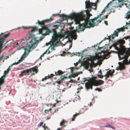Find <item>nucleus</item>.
Here are the masks:
<instances>
[{"label":"nucleus","instance_id":"obj_1","mask_svg":"<svg viewBox=\"0 0 130 130\" xmlns=\"http://www.w3.org/2000/svg\"><path fill=\"white\" fill-rule=\"evenodd\" d=\"M86 7L88 9L86 11H82L80 13L76 14L73 13L69 16H67L64 14L60 15V17L63 18L65 20H67L69 18L73 19L76 22L78 21L79 22L80 21L84 20L85 22L81 24H80L78 26V30L80 31H83L86 28L90 27L88 25L87 20L89 19L91 16L92 15L89 13L91 10V8L96 9L97 7L96 3H91L89 0L85 2Z\"/></svg>","mask_w":130,"mask_h":130},{"label":"nucleus","instance_id":"obj_2","mask_svg":"<svg viewBox=\"0 0 130 130\" xmlns=\"http://www.w3.org/2000/svg\"><path fill=\"white\" fill-rule=\"evenodd\" d=\"M38 43V41L34 39H31L29 42V44H27L26 47L24 48V53L21 56V59L17 62V64H18L23 60L31 52L36 48Z\"/></svg>","mask_w":130,"mask_h":130},{"label":"nucleus","instance_id":"obj_3","mask_svg":"<svg viewBox=\"0 0 130 130\" xmlns=\"http://www.w3.org/2000/svg\"><path fill=\"white\" fill-rule=\"evenodd\" d=\"M96 78L97 77H92L89 79L88 82L85 83V87L87 89L90 88L92 89L93 85L98 86L104 83V82L103 80L100 79L97 80L96 79Z\"/></svg>","mask_w":130,"mask_h":130},{"label":"nucleus","instance_id":"obj_4","mask_svg":"<svg viewBox=\"0 0 130 130\" xmlns=\"http://www.w3.org/2000/svg\"><path fill=\"white\" fill-rule=\"evenodd\" d=\"M100 58V57L99 55L92 56H90L87 58L86 60H85L82 63V65L86 68H88L89 66L95 67V63L94 61L96 59L99 60Z\"/></svg>","mask_w":130,"mask_h":130},{"label":"nucleus","instance_id":"obj_5","mask_svg":"<svg viewBox=\"0 0 130 130\" xmlns=\"http://www.w3.org/2000/svg\"><path fill=\"white\" fill-rule=\"evenodd\" d=\"M53 32H54V34L52 36V38L51 41L52 43L51 46V49L52 51H54L55 49L54 48L55 46H58V44L60 42V39L62 38V36L60 34L57 35L56 33L55 30H53Z\"/></svg>","mask_w":130,"mask_h":130},{"label":"nucleus","instance_id":"obj_6","mask_svg":"<svg viewBox=\"0 0 130 130\" xmlns=\"http://www.w3.org/2000/svg\"><path fill=\"white\" fill-rule=\"evenodd\" d=\"M120 48L116 46L115 48L118 51V56L120 60L125 58L126 59L128 56L129 49L124 48L120 47Z\"/></svg>","mask_w":130,"mask_h":130},{"label":"nucleus","instance_id":"obj_7","mask_svg":"<svg viewBox=\"0 0 130 130\" xmlns=\"http://www.w3.org/2000/svg\"><path fill=\"white\" fill-rule=\"evenodd\" d=\"M37 67H33L32 68H29V69H27L24 70L21 72L20 76H23L24 75H29L30 74L31 75H34L35 73H36L38 72Z\"/></svg>","mask_w":130,"mask_h":130},{"label":"nucleus","instance_id":"obj_8","mask_svg":"<svg viewBox=\"0 0 130 130\" xmlns=\"http://www.w3.org/2000/svg\"><path fill=\"white\" fill-rule=\"evenodd\" d=\"M102 14L101 13L99 15L98 17L96 18L95 17L94 19H91L92 23L89 20V19L87 20V22H88V25L90 27H93L94 26L98 24L101 22L102 20V19H101L99 20H97V19L99 18L100 16Z\"/></svg>","mask_w":130,"mask_h":130},{"label":"nucleus","instance_id":"obj_9","mask_svg":"<svg viewBox=\"0 0 130 130\" xmlns=\"http://www.w3.org/2000/svg\"><path fill=\"white\" fill-rule=\"evenodd\" d=\"M37 23H38L39 25H41V27H42V28L39 29V34H42V31L43 30H47L48 29V27L45 25V23L44 21L40 22L39 20H38Z\"/></svg>","mask_w":130,"mask_h":130},{"label":"nucleus","instance_id":"obj_10","mask_svg":"<svg viewBox=\"0 0 130 130\" xmlns=\"http://www.w3.org/2000/svg\"><path fill=\"white\" fill-rule=\"evenodd\" d=\"M10 35L9 33L4 35V36L0 39V46H3V41L7 37Z\"/></svg>","mask_w":130,"mask_h":130},{"label":"nucleus","instance_id":"obj_11","mask_svg":"<svg viewBox=\"0 0 130 130\" xmlns=\"http://www.w3.org/2000/svg\"><path fill=\"white\" fill-rule=\"evenodd\" d=\"M67 77H65L64 76L62 75L60 78V79H58L56 81V82L58 84H60L63 82L65 78H67Z\"/></svg>","mask_w":130,"mask_h":130},{"label":"nucleus","instance_id":"obj_12","mask_svg":"<svg viewBox=\"0 0 130 130\" xmlns=\"http://www.w3.org/2000/svg\"><path fill=\"white\" fill-rule=\"evenodd\" d=\"M53 29L55 30L56 33L57 34V35H59L60 34L61 36H62V34H61L60 33H57L56 30V29H52L51 30H50L49 29H48L47 30H46V31L45 32L46 34L47 35H48L50 32L53 33V35L54 34V32H53Z\"/></svg>","mask_w":130,"mask_h":130},{"label":"nucleus","instance_id":"obj_13","mask_svg":"<svg viewBox=\"0 0 130 130\" xmlns=\"http://www.w3.org/2000/svg\"><path fill=\"white\" fill-rule=\"evenodd\" d=\"M36 27H34L32 28L31 31L29 32V33L31 37L32 38L35 37V35L33 34V32L36 30Z\"/></svg>","mask_w":130,"mask_h":130},{"label":"nucleus","instance_id":"obj_14","mask_svg":"<svg viewBox=\"0 0 130 130\" xmlns=\"http://www.w3.org/2000/svg\"><path fill=\"white\" fill-rule=\"evenodd\" d=\"M118 64L120 65L119 66H120V70H122L125 69V66L124 64L121 63V62H118Z\"/></svg>","mask_w":130,"mask_h":130},{"label":"nucleus","instance_id":"obj_15","mask_svg":"<svg viewBox=\"0 0 130 130\" xmlns=\"http://www.w3.org/2000/svg\"><path fill=\"white\" fill-rule=\"evenodd\" d=\"M129 51L128 52V55H128V57H127V58L126 59H125V58L123 59H125V60H123V63L124 64H128L129 63H130V59H129V62L128 61V60L127 59V58H128V57L130 56V54H129Z\"/></svg>","mask_w":130,"mask_h":130},{"label":"nucleus","instance_id":"obj_16","mask_svg":"<svg viewBox=\"0 0 130 130\" xmlns=\"http://www.w3.org/2000/svg\"><path fill=\"white\" fill-rule=\"evenodd\" d=\"M54 75L53 74H51L50 75L48 74V76H45L44 78H42V81H43L44 80H46L48 79L51 78Z\"/></svg>","mask_w":130,"mask_h":130},{"label":"nucleus","instance_id":"obj_17","mask_svg":"<svg viewBox=\"0 0 130 130\" xmlns=\"http://www.w3.org/2000/svg\"><path fill=\"white\" fill-rule=\"evenodd\" d=\"M127 28L125 27H121L119 29H117L116 30L117 31V32H118H118H120L121 31H124V29H127Z\"/></svg>","mask_w":130,"mask_h":130},{"label":"nucleus","instance_id":"obj_18","mask_svg":"<svg viewBox=\"0 0 130 130\" xmlns=\"http://www.w3.org/2000/svg\"><path fill=\"white\" fill-rule=\"evenodd\" d=\"M118 43L120 44L119 46L120 47L122 45L125 43V40L123 39H120L118 41Z\"/></svg>","mask_w":130,"mask_h":130},{"label":"nucleus","instance_id":"obj_19","mask_svg":"<svg viewBox=\"0 0 130 130\" xmlns=\"http://www.w3.org/2000/svg\"><path fill=\"white\" fill-rule=\"evenodd\" d=\"M4 76H3L0 79V90L1 89V86L4 82Z\"/></svg>","mask_w":130,"mask_h":130},{"label":"nucleus","instance_id":"obj_20","mask_svg":"<svg viewBox=\"0 0 130 130\" xmlns=\"http://www.w3.org/2000/svg\"><path fill=\"white\" fill-rule=\"evenodd\" d=\"M72 32L73 34L72 36L74 40H76L77 39V37L76 31L74 30L72 31Z\"/></svg>","mask_w":130,"mask_h":130},{"label":"nucleus","instance_id":"obj_21","mask_svg":"<svg viewBox=\"0 0 130 130\" xmlns=\"http://www.w3.org/2000/svg\"><path fill=\"white\" fill-rule=\"evenodd\" d=\"M118 33L117 31L115 30L113 32V34L111 36L112 38L113 39L115 37H117L118 36Z\"/></svg>","mask_w":130,"mask_h":130},{"label":"nucleus","instance_id":"obj_22","mask_svg":"<svg viewBox=\"0 0 130 130\" xmlns=\"http://www.w3.org/2000/svg\"><path fill=\"white\" fill-rule=\"evenodd\" d=\"M118 6L119 7H121L124 4V0H118Z\"/></svg>","mask_w":130,"mask_h":130},{"label":"nucleus","instance_id":"obj_23","mask_svg":"<svg viewBox=\"0 0 130 130\" xmlns=\"http://www.w3.org/2000/svg\"><path fill=\"white\" fill-rule=\"evenodd\" d=\"M66 122V120H62V121L60 122V126H63L62 127H65L66 125H65V124Z\"/></svg>","mask_w":130,"mask_h":130},{"label":"nucleus","instance_id":"obj_24","mask_svg":"<svg viewBox=\"0 0 130 130\" xmlns=\"http://www.w3.org/2000/svg\"><path fill=\"white\" fill-rule=\"evenodd\" d=\"M64 73V72H63L59 70L57 71V72H55V75H60L61 74H63Z\"/></svg>","mask_w":130,"mask_h":130},{"label":"nucleus","instance_id":"obj_25","mask_svg":"<svg viewBox=\"0 0 130 130\" xmlns=\"http://www.w3.org/2000/svg\"><path fill=\"white\" fill-rule=\"evenodd\" d=\"M112 70H109L108 71H107L106 72V74L108 75L109 76L111 77H112L113 76L112 73Z\"/></svg>","mask_w":130,"mask_h":130},{"label":"nucleus","instance_id":"obj_26","mask_svg":"<svg viewBox=\"0 0 130 130\" xmlns=\"http://www.w3.org/2000/svg\"><path fill=\"white\" fill-rule=\"evenodd\" d=\"M53 20V19L52 18H50V19H47L45 20H43L42 21H44V23L45 22H46L47 23L50 22L52 21Z\"/></svg>","mask_w":130,"mask_h":130},{"label":"nucleus","instance_id":"obj_27","mask_svg":"<svg viewBox=\"0 0 130 130\" xmlns=\"http://www.w3.org/2000/svg\"><path fill=\"white\" fill-rule=\"evenodd\" d=\"M78 74L77 73H75L72 74L70 75V77H75L77 76Z\"/></svg>","mask_w":130,"mask_h":130},{"label":"nucleus","instance_id":"obj_28","mask_svg":"<svg viewBox=\"0 0 130 130\" xmlns=\"http://www.w3.org/2000/svg\"><path fill=\"white\" fill-rule=\"evenodd\" d=\"M103 127H110L114 129H115V127H112L109 124H108L107 125L103 126Z\"/></svg>","mask_w":130,"mask_h":130},{"label":"nucleus","instance_id":"obj_29","mask_svg":"<svg viewBox=\"0 0 130 130\" xmlns=\"http://www.w3.org/2000/svg\"><path fill=\"white\" fill-rule=\"evenodd\" d=\"M127 7L129 8L130 7V3L129 2H127V3L125 4Z\"/></svg>","mask_w":130,"mask_h":130},{"label":"nucleus","instance_id":"obj_30","mask_svg":"<svg viewBox=\"0 0 130 130\" xmlns=\"http://www.w3.org/2000/svg\"><path fill=\"white\" fill-rule=\"evenodd\" d=\"M79 115L78 113L77 114H76L73 115V117L72 118V121H73L75 120V118L78 115Z\"/></svg>","mask_w":130,"mask_h":130},{"label":"nucleus","instance_id":"obj_31","mask_svg":"<svg viewBox=\"0 0 130 130\" xmlns=\"http://www.w3.org/2000/svg\"><path fill=\"white\" fill-rule=\"evenodd\" d=\"M126 18L128 19L130 18V12L129 11L126 13Z\"/></svg>","mask_w":130,"mask_h":130},{"label":"nucleus","instance_id":"obj_32","mask_svg":"<svg viewBox=\"0 0 130 130\" xmlns=\"http://www.w3.org/2000/svg\"><path fill=\"white\" fill-rule=\"evenodd\" d=\"M108 7V5H107L104 8V9L103 10L102 13H104L107 9Z\"/></svg>","mask_w":130,"mask_h":130},{"label":"nucleus","instance_id":"obj_33","mask_svg":"<svg viewBox=\"0 0 130 130\" xmlns=\"http://www.w3.org/2000/svg\"><path fill=\"white\" fill-rule=\"evenodd\" d=\"M72 81H73V80L72 79H71V80H70L68 82H67V86H68V88H69L70 87H71L70 86H69V83L71 82Z\"/></svg>","mask_w":130,"mask_h":130},{"label":"nucleus","instance_id":"obj_34","mask_svg":"<svg viewBox=\"0 0 130 130\" xmlns=\"http://www.w3.org/2000/svg\"><path fill=\"white\" fill-rule=\"evenodd\" d=\"M30 38V36H27L25 38V39L24 40H29Z\"/></svg>","mask_w":130,"mask_h":130},{"label":"nucleus","instance_id":"obj_35","mask_svg":"<svg viewBox=\"0 0 130 130\" xmlns=\"http://www.w3.org/2000/svg\"><path fill=\"white\" fill-rule=\"evenodd\" d=\"M95 90L98 91H102V90L99 88H96L95 89Z\"/></svg>","mask_w":130,"mask_h":130},{"label":"nucleus","instance_id":"obj_36","mask_svg":"<svg viewBox=\"0 0 130 130\" xmlns=\"http://www.w3.org/2000/svg\"><path fill=\"white\" fill-rule=\"evenodd\" d=\"M50 53V51H49L48 49L45 52L43 53L44 54H48L49 53Z\"/></svg>","mask_w":130,"mask_h":130},{"label":"nucleus","instance_id":"obj_37","mask_svg":"<svg viewBox=\"0 0 130 130\" xmlns=\"http://www.w3.org/2000/svg\"><path fill=\"white\" fill-rule=\"evenodd\" d=\"M87 80L86 79V78H84V80L82 81V84H84L85 83V82Z\"/></svg>","mask_w":130,"mask_h":130},{"label":"nucleus","instance_id":"obj_38","mask_svg":"<svg viewBox=\"0 0 130 130\" xmlns=\"http://www.w3.org/2000/svg\"><path fill=\"white\" fill-rule=\"evenodd\" d=\"M43 122H40L39 124H38V127H40L43 124Z\"/></svg>","mask_w":130,"mask_h":130},{"label":"nucleus","instance_id":"obj_39","mask_svg":"<svg viewBox=\"0 0 130 130\" xmlns=\"http://www.w3.org/2000/svg\"><path fill=\"white\" fill-rule=\"evenodd\" d=\"M103 77H106L105 78V80H107V78H108L109 77V76L108 75H106V74L104 75Z\"/></svg>","mask_w":130,"mask_h":130},{"label":"nucleus","instance_id":"obj_40","mask_svg":"<svg viewBox=\"0 0 130 130\" xmlns=\"http://www.w3.org/2000/svg\"><path fill=\"white\" fill-rule=\"evenodd\" d=\"M111 36L110 35V36H108V38H106V37H105V38H104V40H105V39H110V38H111Z\"/></svg>","mask_w":130,"mask_h":130},{"label":"nucleus","instance_id":"obj_41","mask_svg":"<svg viewBox=\"0 0 130 130\" xmlns=\"http://www.w3.org/2000/svg\"><path fill=\"white\" fill-rule=\"evenodd\" d=\"M98 77H99L101 78H102L104 76H103L102 75H102H101L98 74Z\"/></svg>","mask_w":130,"mask_h":130},{"label":"nucleus","instance_id":"obj_42","mask_svg":"<svg viewBox=\"0 0 130 130\" xmlns=\"http://www.w3.org/2000/svg\"><path fill=\"white\" fill-rule=\"evenodd\" d=\"M24 48V47L23 46H20L18 48L17 50H19L21 49L22 48Z\"/></svg>","mask_w":130,"mask_h":130},{"label":"nucleus","instance_id":"obj_43","mask_svg":"<svg viewBox=\"0 0 130 130\" xmlns=\"http://www.w3.org/2000/svg\"><path fill=\"white\" fill-rule=\"evenodd\" d=\"M66 89V88H64L63 89H61L59 88H58V89L59 90H62V91L61 92H62L63 91H65V90Z\"/></svg>","mask_w":130,"mask_h":130},{"label":"nucleus","instance_id":"obj_44","mask_svg":"<svg viewBox=\"0 0 130 130\" xmlns=\"http://www.w3.org/2000/svg\"><path fill=\"white\" fill-rule=\"evenodd\" d=\"M4 56L3 55H1L0 56V60H1L3 59Z\"/></svg>","mask_w":130,"mask_h":130},{"label":"nucleus","instance_id":"obj_45","mask_svg":"<svg viewBox=\"0 0 130 130\" xmlns=\"http://www.w3.org/2000/svg\"><path fill=\"white\" fill-rule=\"evenodd\" d=\"M130 37V36L126 37H124L123 38V39H125V40H126V39H128Z\"/></svg>","mask_w":130,"mask_h":130},{"label":"nucleus","instance_id":"obj_46","mask_svg":"<svg viewBox=\"0 0 130 130\" xmlns=\"http://www.w3.org/2000/svg\"><path fill=\"white\" fill-rule=\"evenodd\" d=\"M76 98L78 100H79L80 99V98L79 97V96L78 95H77L76 97Z\"/></svg>","mask_w":130,"mask_h":130},{"label":"nucleus","instance_id":"obj_47","mask_svg":"<svg viewBox=\"0 0 130 130\" xmlns=\"http://www.w3.org/2000/svg\"><path fill=\"white\" fill-rule=\"evenodd\" d=\"M7 71H4V77H5V75L6 74H7L8 73H7Z\"/></svg>","mask_w":130,"mask_h":130},{"label":"nucleus","instance_id":"obj_48","mask_svg":"<svg viewBox=\"0 0 130 130\" xmlns=\"http://www.w3.org/2000/svg\"><path fill=\"white\" fill-rule=\"evenodd\" d=\"M120 66H118L116 68V70H119Z\"/></svg>","mask_w":130,"mask_h":130},{"label":"nucleus","instance_id":"obj_49","mask_svg":"<svg viewBox=\"0 0 130 130\" xmlns=\"http://www.w3.org/2000/svg\"><path fill=\"white\" fill-rule=\"evenodd\" d=\"M49 111L48 110V109L45 110V112L46 113H47Z\"/></svg>","mask_w":130,"mask_h":130},{"label":"nucleus","instance_id":"obj_50","mask_svg":"<svg viewBox=\"0 0 130 130\" xmlns=\"http://www.w3.org/2000/svg\"><path fill=\"white\" fill-rule=\"evenodd\" d=\"M9 58V56H6L4 58V60H5V59H7L8 58Z\"/></svg>","mask_w":130,"mask_h":130},{"label":"nucleus","instance_id":"obj_51","mask_svg":"<svg viewBox=\"0 0 130 130\" xmlns=\"http://www.w3.org/2000/svg\"><path fill=\"white\" fill-rule=\"evenodd\" d=\"M105 23L106 24V25H108V23H107V21H105Z\"/></svg>","mask_w":130,"mask_h":130},{"label":"nucleus","instance_id":"obj_52","mask_svg":"<svg viewBox=\"0 0 130 130\" xmlns=\"http://www.w3.org/2000/svg\"><path fill=\"white\" fill-rule=\"evenodd\" d=\"M62 127L61 128H58L57 129V130H61L62 129Z\"/></svg>","mask_w":130,"mask_h":130},{"label":"nucleus","instance_id":"obj_53","mask_svg":"<svg viewBox=\"0 0 130 130\" xmlns=\"http://www.w3.org/2000/svg\"><path fill=\"white\" fill-rule=\"evenodd\" d=\"M44 130H45L46 128H47V129L48 128L46 126H44Z\"/></svg>","mask_w":130,"mask_h":130},{"label":"nucleus","instance_id":"obj_54","mask_svg":"<svg viewBox=\"0 0 130 130\" xmlns=\"http://www.w3.org/2000/svg\"><path fill=\"white\" fill-rule=\"evenodd\" d=\"M115 72V70H113L112 71V75H113V73H114Z\"/></svg>","mask_w":130,"mask_h":130},{"label":"nucleus","instance_id":"obj_55","mask_svg":"<svg viewBox=\"0 0 130 130\" xmlns=\"http://www.w3.org/2000/svg\"><path fill=\"white\" fill-rule=\"evenodd\" d=\"M10 71V69L9 68H8V69H7V73H8Z\"/></svg>","mask_w":130,"mask_h":130},{"label":"nucleus","instance_id":"obj_56","mask_svg":"<svg viewBox=\"0 0 130 130\" xmlns=\"http://www.w3.org/2000/svg\"><path fill=\"white\" fill-rule=\"evenodd\" d=\"M74 64L75 66H76L78 64V63L77 62L76 63H74Z\"/></svg>","mask_w":130,"mask_h":130},{"label":"nucleus","instance_id":"obj_57","mask_svg":"<svg viewBox=\"0 0 130 130\" xmlns=\"http://www.w3.org/2000/svg\"><path fill=\"white\" fill-rule=\"evenodd\" d=\"M58 110L57 109H55L54 110V112H56Z\"/></svg>","mask_w":130,"mask_h":130},{"label":"nucleus","instance_id":"obj_58","mask_svg":"<svg viewBox=\"0 0 130 130\" xmlns=\"http://www.w3.org/2000/svg\"><path fill=\"white\" fill-rule=\"evenodd\" d=\"M17 64V62H15V63H13L12 64V65H14L15 64Z\"/></svg>","mask_w":130,"mask_h":130},{"label":"nucleus","instance_id":"obj_59","mask_svg":"<svg viewBox=\"0 0 130 130\" xmlns=\"http://www.w3.org/2000/svg\"><path fill=\"white\" fill-rule=\"evenodd\" d=\"M99 73L101 74H102V71H101V70H100L99 71Z\"/></svg>","mask_w":130,"mask_h":130},{"label":"nucleus","instance_id":"obj_60","mask_svg":"<svg viewBox=\"0 0 130 130\" xmlns=\"http://www.w3.org/2000/svg\"><path fill=\"white\" fill-rule=\"evenodd\" d=\"M74 68L73 67H72L71 68V72H72L73 71V69Z\"/></svg>","mask_w":130,"mask_h":130},{"label":"nucleus","instance_id":"obj_61","mask_svg":"<svg viewBox=\"0 0 130 130\" xmlns=\"http://www.w3.org/2000/svg\"><path fill=\"white\" fill-rule=\"evenodd\" d=\"M108 16V15H106V16H105V18H107Z\"/></svg>","mask_w":130,"mask_h":130},{"label":"nucleus","instance_id":"obj_62","mask_svg":"<svg viewBox=\"0 0 130 130\" xmlns=\"http://www.w3.org/2000/svg\"><path fill=\"white\" fill-rule=\"evenodd\" d=\"M22 28L24 29H26L27 28V27H22Z\"/></svg>","mask_w":130,"mask_h":130},{"label":"nucleus","instance_id":"obj_63","mask_svg":"<svg viewBox=\"0 0 130 130\" xmlns=\"http://www.w3.org/2000/svg\"><path fill=\"white\" fill-rule=\"evenodd\" d=\"M82 88H83V87H81V88H78L77 89V90H79V89H82Z\"/></svg>","mask_w":130,"mask_h":130},{"label":"nucleus","instance_id":"obj_64","mask_svg":"<svg viewBox=\"0 0 130 130\" xmlns=\"http://www.w3.org/2000/svg\"><path fill=\"white\" fill-rule=\"evenodd\" d=\"M45 124L44 125L42 126V127L43 128H44V126H45Z\"/></svg>","mask_w":130,"mask_h":130}]
</instances>
